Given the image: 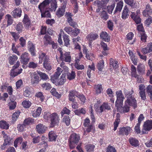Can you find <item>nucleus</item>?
<instances>
[{
    "label": "nucleus",
    "instance_id": "1",
    "mask_svg": "<svg viewBox=\"0 0 152 152\" xmlns=\"http://www.w3.org/2000/svg\"><path fill=\"white\" fill-rule=\"evenodd\" d=\"M58 50L60 53V59L61 61L68 63L72 61V57L69 52L65 51L61 48H59Z\"/></svg>",
    "mask_w": 152,
    "mask_h": 152
},
{
    "label": "nucleus",
    "instance_id": "2",
    "mask_svg": "<svg viewBox=\"0 0 152 152\" xmlns=\"http://www.w3.org/2000/svg\"><path fill=\"white\" fill-rule=\"evenodd\" d=\"M80 139L79 136L74 133L72 134L69 138V147L71 149H74L77 145Z\"/></svg>",
    "mask_w": 152,
    "mask_h": 152
},
{
    "label": "nucleus",
    "instance_id": "3",
    "mask_svg": "<svg viewBox=\"0 0 152 152\" xmlns=\"http://www.w3.org/2000/svg\"><path fill=\"white\" fill-rule=\"evenodd\" d=\"M152 129V120H148L144 122L141 131V134H147Z\"/></svg>",
    "mask_w": 152,
    "mask_h": 152
},
{
    "label": "nucleus",
    "instance_id": "4",
    "mask_svg": "<svg viewBox=\"0 0 152 152\" xmlns=\"http://www.w3.org/2000/svg\"><path fill=\"white\" fill-rule=\"evenodd\" d=\"M41 12L42 17L50 18L51 15L48 9L43 3H41L38 6Z\"/></svg>",
    "mask_w": 152,
    "mask_h": 152
},
{
    "label": "nucleus",
    "instance_id": "5",
    "mask_svg": "<svg viewBox=\"0 0 152 152\" xmlns=\"http://www.w3.org/2000/svg\"><path fill=\"white\" fill-rule=\"evenodd\" d=\"M128 102V100L125 101L124 105L123 107H122L123 104H121L116 106L117 111L121 113H125L129 112L130 110V107L127 104Z\"/></svg>",
    "mask_w": 152,
    "mask_h": 152
},
{
    "label": "nucleus",
    "instance_id": "6",
    "mask_svg": "<svg viewBox=\"0 0 152 152\" xmlns=\"http://www.w3.org/2000/svg\"><path fill=\"white\" fill-rule=\"evenodd\" d=\"M116 100L115 102V106L120 104H123V101L125 99L124 96L121 90L117 91L115 93Z\"/></svg>",
    "mask_w": 152,
    "mask_h": 152
},
{
    "label": "nucleus",
    "instance_id": "7",
    "mask_svg": "<svg viewBox=\"0 0 152 152\" xmlns=\"http://www.w3.org/2000/svg\"><path fill=\"white\" fill-rule=\"evenodd\" d=\"M20 63L19 61H18L12 67V68L11 71L10 75L12 77H14L18 75L21 73L22 71V69H20L19 70H18V71L17 69L19 66Z\"/></svg>",
    "mask_w": 152,
    "mask_h": 152
},
{
    "label": "nucleus",
    "instance_id": "8",
    "mask_svg": "<svg viewBox=\"0 0 152 152\" xmlns=\"http://www.w3.org/2000/svg\"><path fill=\"white\" fill-rule=\"evenodd\" d=\"M42 3H43L46 7L50 3L49 9L51 11H55L57 7L56 0H45Z\"/></svg>",
    "mask_w": 152,
    "mask_h": 152
},
{
    "label": "nucleus",
    "instance_id": "9",
    "mask_svg": "<svg viewBox=\"0 0 152 152\" xmlns=\"http://www.w3.org/2000/svg\"><path fill=\"white\" fill-rule=\"evenodd\" d=\"M59 117L58 114L56 113H52L50 119L51 127H53L58 125L59 123Z\"/></svg>",
    "mask_w": 152,
    "mask_h": 152
},
{
    "label": "nucleus",
    "instance_id": "10",
    "mask_svg": "<svg viewBox=\"0 0 152 152\" xmlns=\"http://www.w3.org/2000/svg\"><path fill=\"white\" fill-rule=\"evenodd\" d=\"M31 77V83L33 85H36L39 82V77L36 72L30 73Z\"/></svg>",
    "mask_w": 152,
    "mask_h": 152
},
{
    "label": "nucleus",
    "instance_id": "11",
    "mask_svg": "<svg viewBox=\"0 0 152 152\" xmlns=\"http://www.w3.org/2000/svg\"><path fill=\"white\" fill-rule=\"evenodd\" d=\"M131 130L132 129L129 127H123L120 129L118 134L120 135L125 134L127 135L131 132Z\"/></svg>",
    "mask_w": 152,
    "mask_h": 152
},
{
    "label": "nucleus",
    "instance_id": "12",
    "mask_svg": "<svg viewBox=\"0 0 152 152\" xmlns=\"http://www.w3.org/2000/svg\"><path fill=\"white\" fill-rule=\"evenodd\" d=\"M21 61L23 64H27L29 60L30 57L28 53L25 52L23 53L21 56Z\"/></svg>",
    "mask_w": 152,
    "mask_h": 152
},
{
    "label": "nucleus",
    "instance_id": "13",
    "mask_svg": "<svg viewBox=\"0 0 152 152\" xmlns=\"http://www.w3.org/2000/svg\"><path fill=\"white\" fill-rule=\"evenodd\" d=\"M128 101L127 104L129 106H131L133 107L134 109L136 108L137 106V101L134 97H131L127 99L125 101Z\"/></svg>",
    "mask_w": 152,
    "mask_h": 152
},
{
    "label": "nucleus",
    "instance_id": "14",
    "mask_svg": "<svg viewBox=\"0 0 152 152\" xmlns=\"http://www.w3.org/2000/svg\"><path fill=\"white\" fill-rule=\"evenodd\" d=\"M131 16L136 24H138L141 23V19L140 18V15H137V14L132 12Z\"/></svg>",
    "mask_w": 152,
    "mask_h": 152
},
{
    "label": "nucleus",
    "instance_id": "15",
    "mask_svg": "<svg viewBox=\"0 0 152 152\" xmlns=\"http://www.w3.org/2000/svg\"><path fill=\"white\" fill-rule=\"evenodd\" d=\"M46 127L42 124H39L36 126V129L37 132L39 134H42L46 130Z\"/></svg>",
    "mask_w": 152,
    "mask_h": 152
},
{
    "label": "nucleus",
    "instance_id": "16",
    "mask_svg": "<svg viewBox=\"0 0 152 152\" xmlns=\"http://www.w3.org/2000/svg\"><path fill=\"white\" fill-rule=\"evenodd\" d=\"M142 52L144 54H146L152 52V42L148 43L145 48H142Z\"/></svg>",
    "mask_w": 152,
    "mask_h": 152
},
{
    "label": "nucleus",
    "instance_id": "17",
    "mask_svg": "<svg viewBox=\"0 0 152 152\" xmlns=\"http://www.w3.org/2000/svg\"><path fill=\"white\" fill-rule=\"evenodd\" d=\"M152 13V10L148 4H147L145 7V10H144L143 12V15L145 17H147L151 15Z\"/></svg>",
    "mask_w": 152,
    "mask_h": 152
},
{
    "label": "nucleus",
    "instance_id": "18",
    "mask_svg": "<svg viewBox=\"0 0 152 152\" xmlns=\"http://www.w3.org/2000/svg\"><path fill=\"white\" fill-rule=\"evenodd\" d=\"M66 7L65 5H63V6L58 9L56 12V15L58 17H60L64 15Z\"/></svg>",
    "mask_w": 152,
    "mask_h": 152
},
{
    "label": "nucleus",
    "instance_id": "19",
    "mask_svg": "<svg viewBox=\"0 0 152 152\" xmlns=\"http://www.w3.org/2000/svg\"><path fill=\"white\" fill-rule=\"evenodd\" d=\"M23 23L26 29H28L31 24V21L28 15L25 14L23 20Z\"/></svg>",
    "mask_w": 152,
    "mask_h": 152
},
{
    "label": "nucleus",
    "instance_id": "20",
    "mask_svg": "<svg viewBox=\"0 0 152 152\" xmlns=\"http://www.w3.org/2000/svg\"><path fill=\"white\" fill-rule=\"evenodd\" d=\"M77 92L75 91H71L69 92V100L72 102L75 101V96L77 97Z\"/></svg>",
    "mask_w": 152,
    "mask_h": 152
},
{
    "label": "nucleus",
    "instance_id": "21",
    "mask_svg": "<svg viewBox=\"0 0 152 152\" xmlns=\"http://www.w3.org/2000/svg\"><path fill=\"white\" fill-rule=\"evenodd\" d=\"M22 10L21 8H16L14 9L11 13L12 15L14 17H20L21 16Z\"/></svg>",
    "mask_w": 152,
    "mask_h": 152
},
{
    "label": "nucleus",
    "instance_id": "22",
    "mask_svg": "<svg viewBox=\"0 0 152 152\" xmlns=\"http://www.w3.org/2000/svg\"><path fill=\"white\" fill-rule=\"evenodd\" d=\"M28 48L31 53V54L33 56H34L35 55V48L34 46L31 42L29 41L28 42Z\"/></svg>",
    "mask_w": 152,
    "mask_h": 152
},
{
    "label": "nucleus",
    "instance_id": "23",
    "mask_svg": "<svg viewBox=\"0 0 152 152\" xmlns=\"http://www.w3.org/2000/svg\"><path fill=\"white\" fill-rule=\"evenodd\" d=\"M129 10L126 6H125L122 13L121 17L123 19L125 20L129 16Z\"/></svg>",
    "mask_w": 152,
    "mask_h": 152
},
{
    "label": "nucleus",
    "instance_id": "24",
    "mask_svg": "<svg viewBox=\"0 0 152 152\" xmlns=\"http://www.w3.org/2000/svg\"><path fill=\"white\" fill-rule=\"evenodd\" d=\"M31 88L28 86L25 87V90L24 91V96L26 97L29 98L31 96Z\"/></svg>",
    "mask_w": 152,
    "mask_h": 152
},
{
    "label": "nucleus",
    "instance_id": "25",
    "mask_svg": "<svg viewBox=\"0 0 152 152\" xmlns=\"http://www.w3.org/2000/svg\"><path fill=\"white\" fill-rule=\"evenodd\" d=\"M101 38L104 41L106 42H108L110 41V38L107 33L106 32H102L100 35Z\"/></svg>",
    "mask_w": 152,
    "mask_h": 152
},
{
    "label": "nucleus",
    "instance_id": "26",
    "mask_svg": "<svg viewBox=\"0 0 152 152\" xmlns=\"http://www.w3.org/2000/svg\"><path fill=\"white\" fill-rule=\"evenodd\" d=\"M137 70L138 73L140 75L145 74V65L142 64H140L137 66Z\"/></svg>",
    "mask_w": 152,
    "mask_h": 152
},
{
    "label": "nucleus",
    "instance_id": "27",
    "mask_svg": "<svg viewBox=\"0 0 152 152\" xmlns=\"http://www.w3.org/2000/svg\"><path fill=\"white\" fill-rule=\"evenodd\" d=\"M129 141L132 146L136 147L139 145V142L136 138L131 137L129 139Z\"/></svg>",
    "mask_w": 152,
    "mask_h": 152
},
{
    "label": "nucleus",
    "instance_id": "28",
    "mask_svg": "<svg viewBox=\"0 0 152 152\" xmlns=\"http://www.w3.org/2000/svg\"><path fill=\"white\" fill-rule=\"evenodd\" d=\"M48 136L49 140L51 141H56L57 137V135L56 133L52 131L49 132L48 134Z\"/></svg>",
    "mask_w": 152,
    "mask_h": 152
},
{
    "label": "nucleus",
    "instance_id": "29",
    "mask_svg": "<svg viewBox=\"0 0 152 152\" xmlns=\"http://www.w3.org/2000/svg\"><path fill=\"white\" fill-rule=\"evenodd\" d=\"M123 4L124 3L122 1H120L118 2L117 4L115 9L114 12V14L116 13L118 11L121 12L123 6Z\"/></svg>",
    "mask_w": 152,
    "mask_h": 152
},
{
    "label": "nucleus",
    "instance_id": "30",
    "mask_svg": "<svg viewBox=\"0 0 152 152\" xmlns=\"http://www.w3.org/2000/svg\"><path fill=\"white\" fill-rule=\"evenodd\" d=\"M123 92L127 99L133 97L132 95L134 93V91L132 90L129 91L126 88H124Z\"/></svg>",
    "mask_w": 152,
    "mask_h": 152
},
{
    "label": "nucleus",
    "instance_id": "31",
    "mask_svg": "<svg viewBox=\"0 0 152 152\" xmlns=\"http://www.w3.org/2000/svg\"><path fill=\"white\" fill-rule=\"evenodd\" d=\"M44 45L46 46L48 44L51 43L52 41L50 36L48 35H45L43 38Z\"/></svg>",
    "mask_w": 152,
    "mask_h": 152
},
{
    "label": "nucleus",
    "instance_id": "32",
    "mask_svg": "<svg viewBox=\"0 0 152 152\" xmlns=\"http://www.w3.org/2000/svg\"><path fill=\"white\" fill-rule=\"evenodd\" d=\"M98 37L97 34L91 33L87 36V39L91 42L96 39Z\"/></svg>",
    "mask_w": 152,
    "mask_h": 152
},
{
    "label": "nucleus",
    "instance_id": "33",
    "mask_svg": "<svg viewBox=\"0 0 152 152\" xmlns=\"http://www.w3.org/2000/svg\"><path fill=\"white\" fill-rule=\"evenodd\" d=\"M99 15L101 18L105 21L107 20L109 18L107 12L104 10L101 11Z\"/></svg>",
    "mask_w": 152,
    "mask_h": 152
},
{
    "label": "nucleus",
    "instance_id": "34",
    "mask_svg": "<svg viewBox=\"0 0 152 152\" xmlns=\"http://www.w3.org/2000/svg\"><path fill=\"white\" fill-rule=\"evenodd\" d=\"M42 109L40 107H38L36 110H34L32 113V115L34 118L39 117L41 113Z\"/></svg>",
    "mask_w": 152,
    "mask_h": 152
},
{
    "label": "nucleus",
    "instance_id": "35",
    "mask_svg": "<svg viewBox=\"0 0 152 152\" xmlns=\"http://www.w3.org/2000/svg\"><path fill=\"white\" fill-rule=\"evenodd\" d=\"M110 109V106L109 105L108 103H103L99 108V110L101 113L103 112L104 109L109 110Z\"/></svg>",
    "mask_w": 152,
    "mask_h": 152
},
{
    "label": "nucleus",
    "instance_id": "36",
    "mask_svg": "<svg viewBox=\"0 0 152 152\" xmlns=\"http://www.w3.org/2000/svg\"><path fill=\"white\" fill-rule=\"evenodd\" d=\"M95 69V66L94 64L92 63L91 65H89L88 66V68L87 71V75L90 78L91 77V70H92L93 71H94Z\"/></svg>",
    "mask_w": 152,
    "mask_h": 152
},
{
    "label": "nucleus",
    "instance_id": "37",
    "mask_svg": "<svg viewBox=\"0 0 152 152\" xmlns=\"http://www.w3.org/2000/svg\"><path fill=\"white\" fill-rule=\"evenodd\" d=\"M18 58V57L15 55H13L12 56H10L8 58L9 63L11 65L13 64Z\"/></svg>",
    "mask_w": 152,
    "mask_h": 152
},
{
    "label": "nucleus",
    "instance_id": "38",
    "mask_svg": "<svg viewBox=\"0 0 152 152\" xmlns=\"http://www.w3.org/2000/svg\"><path fill=\"white\" fill-rule=\"evenodd\" d=\"M76 77V74L75 72L72 71L71 72H68L67 74V78L69 80H71L74 79Z\"/></svg>",
    "mask_w": 152,
    "mask_h": 152
},
{
    "label": "nucleus",
    "instance_id": "39",
    "mask_svg": "<svg viewBox=\"0 0 152 152\" xmlns=\"http://www.w3.org/2000/svg\"><path fill=\"white\" fill-rule=\"evenodd\" d=\"M66 81V78L65 75L62 74L58 83V85L59 86L63 85L65 82Z\"/></svg>",
    "mask_w": 152,
    "mask_h": 152
},
{
    "label": "nucleus",
    "instance_id": "40",
    "mask_svg": "<svg viewBox=\"0 0 152 152\" xmlns=\"http://www.w3.org/2000/svg\"><path fill=\"white\" fill-rule=\"evenodd\" d=\"M110 64L111 66H112L114 68L116 69L118 66V64H117L118 62L112 58L110 59Z\"/></svg>",
    "mask_w": 152,
    "mask_h": 152
},
{
    "label": "nucleus",
    "instance_id": "41",
    "mask_svg": "<svg viewBox=\"0 0 152 152\" xmlns=\"http://www.w3.org/2000/svg\"><path fill=\"white\" fill-rule=\"evenodd\" d=\"M37 72L42 79L44 80H46L48 79V75L45 73H43L40 71H37Z\"/></svg>",
    "mask_w": 152,
    "mask_h": 152
},
{
    "label": "nucleus",
    "instance_id": "42",
    "mask_svg": "<svg viewBox=\"0 0 152 152\" xmlns=\"http://www.w3.org/2000/svg\"><path fill=\"white\" fill-rule=\"evenodd\" d=\"M94 148L95 146L94 145L88 144L86 146L85 149L87 152H93Z\"/></svg>",
    "mask_w": 152,
    "mask_h": 152
},
{
    "label": "nucleus",
    "instance_id": "43",
    "mask_svg": "<svg viewBox=\"0 0 152 152\" xmlns=\"http://www.w3.org/2000/svg\"><path fill=\"white\" fill-rule=\"evenodd\" d=\"M94 88L97 94H100L103 91L102 86L101 85L98 84L94 86Z\"/></svg>",
    "mask_w": 152,
    "mask_h": 152
},
{
    "label": "nucleus",
    "instance_id": "44",
    "mask_svg": "<svg viewBox=\"0 0 152 152\" xmlns=\"http://www.w3.org/2000/svg\"><path fill=\"white\" fill-rule=\"evenodd\" d=\"M5 18L7 21V26L12 24L13 20L11 15L9 14H7L6 15Z\"/></svg>",
    "mask_w": 152,
    "mask_h": 152
},
{
    "label": "nucleus",
    "instance_id": "45",
    "mask_svg": "<svg viewBox=\"0 0 152 152\" xmlns=\"http://www.w3.org/2000/svg\"><path fill=\"white\" fill-rule=\"evenodd\" d=\"M0 126L2 129H7L9 126L6 121H0Z\"/></svg>",
    "mask_w": 152,
    "mask_h": 152
},
{
    "label": "nucleus",
    "instance_id": "46",
    "mask_svg": "<svg viewBox=\"0 0 152 152\" xmlns=\"http://www.w3.org/2000/svg\"><path fill=\"white\" fill-rule=\"evenodd\" d=\"M23 28V27L21 23H18L17 24L15 27L16 29L19 33H20L22 32Z\"/></svg>",
    "mask_w": 152,
    "mask_h": 152
},
{
    "label": "nucleus",
    "instance_id": "47",
    "mask_svg": "<svg viewBox=\"0 0 152 152\" xmlns=\"http://www.w3.org/2000/svg\"><path fill=\"white\" fill-rule=\"evenodd\" d=\"M23 107L25 108H28L31 105V102L28 100H25L22 103Z\"/></svg>",
    "mask_w": 152,
    "mask_h": 152
},
{
    "label": "nucleus",
    "instance_id": "48",
    "mask_svg": "<svg viewBox=\"0 0 152 152\" xmlns=\"http://www.w3.org/2000/svg\"><path fill=\"white\" fill-rule=\"evenodd\" d=\"M68 36L66 34H64L63 36V39L64 42V45L65 46H67L69 45V40L68 38Z\"/></svg>",
    "mask_w": 152,
    "mask_h": 152
},
{
    "label": "nucleus",
    "instance_id": "49",
    "mask_svg": "<svg viewBox=\"0 0 152 152\" xmlns=\"http://www.w3.org/2000/svg\"><path fill=\"white\" fill-rule=\"evenodd\" d=\"M146 92L150 96V99H152V86H148L146 88Z\"/></svg>",
    "mask_w": 152,
    "mask_h": 152
},
{
    "label": "nucleus",
    "instance_id": "50",
    "mask_svg": "<svg viewBox=\"0 0 152 152\" xmlns=\"http://www.w3.org/2000/svg\"><path fill=\"white\" fill-rule=\"evenodd\" d=\"M34 123V119L31 118H28L26 119L24 121L23 123L25 125H29Z\"/></svg>",
    "mask_w": 152,
    "mask_h": 152
},
{
    "label": "nucleus",
    "instance_id": "51",
    "mask_svg": "<svg viewBox=\"0 0 152 152\" xmlns=\"http://www.w3.org/2000/svg\"><path fill=\"white\" fill-rule=\"evenodd\" d=\"M52 114L49 112H45L44 113L43 118L45 121H48L51 119Z\"/></svg>",
    "mask_w": 152,
    "mask_h": 152
},
{
    "label": "nucleus",
    "instance_id": "52",
    "mask_svg": "<svg viewBox=\"0 0 152 152\" xmlns=\"http://www.w3.org/2000/svg\"><path fill=\"white\" fill-rule=\"evenodd\" d=\"M20 113V112L18 111L15 112L13 113L12 115V122H14L16 121L19 117Z\"/></svg>",
    "mask_w": 152,
    "mask_h": 152
},
{
    "label": "nucleus",
    "instance_id": "53",
    "mask_svg": "<svg viewBox=\"0 0 152 152\" xmlns=\"http://www.w3.org/2000/svg\"><path fill=\"white\" fill-rule=\"evenodd\" d=\"M23 138L21 137H18L16 139L14 142V146L15 147L17 146L18 144H20L22 141Z\"/></svg>",
    "mask_w": 152,
    "mask_h": 152
},
{
    "label": "nucleus",
    "instance_id": "54",
    "mask_svg": "<svg viewBox=\"0 0 152 152\" xmlns=\"http://www.w3.org/2000/svg\"><path fill=\"white\" fill-rule=\"evenodd\" d=\"M131 70L132 76L135 77H137L138 76L137 74L136 68L133 65L131 66Z\"/></svg>",
    "mask_w": 152,
    "mask_h": 152
},
{
    "label": "nucleus",
    "instance_id": "55",
    "mask_svg": "<svg viewBox=\"0 0 152 152\" xmlns=\"http://www.w3.org/2000/svg\"><path fill=\"white\" fill-rule=\"evenodd\" d=\"M119 113H118L117 115V118L116 121L114 123V128L113 130L114 131L116 130L118 126L120 120L118 118V117H119Z\"/></svg>",
    "mask_w": 152,
    "mask_h": 152
},
{
    "label": "nucleus",
    "instance_id": "56",
    "mask_svg": "<svg viewBox=\"0 0 152 152\" xmlns=\"http://www.w3.org/2000/svg\"><path fill=\"white\" fill-rule=\"evenodd\" d=\"M42 87L45 90H48L50 89L51 86L50 84L48 83H45L42 84L41 85Z\"/></svg>",
    "mask_w": 152,
    "mask_h": 152
},
{
    "label": "nucleus",
    "instance_id": "57",
    "mask_svg": "<svg viewBox=\"0 0 152 152\" xmlns=\"http://www.w3.org/2000/svg\"><path fill=\"white\" fill-rule=\"evenodd\" d=\"M16 102L15 101H11L9 103V108L10 110H12L14 109L16 105Z\"/></svg>",
    "mask_w": 152,
    "mask_h": 152
},
{
    "label": "nucleus",
    "instance_id": "58",
    "mask_svg": "<svg viewBox=\"0 0 152 152\" xmlns=\"http://www.w3.org/2000/svg\"><path fill=\"white\" fill-rule=\"evenodd\" d=\"M50 92L53 96L57 97L60 98L61 97V95L56 91L55 88H52L50 91Z\"/></svg>",
    "mask_w": 152,
    "mask_h": 152
},
{
    "label": "nucleus",
    "instance_id": "59",
    "mask_svg": "<svg viewBox=\"0 0 152 152\" xmlns=\"http://www.w3.org/2000/svg\"><path fill=\"white\" fill-rule=\"evenodd\" d=\"M10 34L15 41L18 40L20 36L19 34L15 32H11Z\"/></svg>",
    "mask_w": 152,
    "mask_h": 152
},
{
    "label": "nucleus",
    "instance_id": "60",
    "mask_svg": "<svg viewBox=\"0 0 152 152\" xmlns=\"http://www.w3.org/2000/svg\"><path fill=\"white\" fill-rule=\"evenodd\" d=\"M35 96L39 98L41 102H43L45 99V97L43 95L42 92H41L37 93Z\"/></svg>",
    "mask_w": 152,
    "mask_h": 152
},
{
    "label": "nucleus",
    "instance_id": "61",
    "mask_svg": "<svg viewBox=\"0 0 152 152\" xmlns=\"http://www.w3.org/2000/svg\"><path fill=\"white\" fill-rule=\"evenodd\" d=\"M59 75H56L55 73L51 77L50 80L53 83H56V80L58 79Z\"/></svg>",
    "mask_w": 152,
    "mask_h": 152
},
{
    "label": "nucleus",
    "instance_id": "62",
    "mask_svg": "<svg viewBox=\"0 0 152 152\" xmlns=\"http://www.w3.org/2000/svg\"><path fill=\"white\" fill-rule=\"evenodd\" d=\"M63 121L64 122L67 126H69L70 124V119L68 116H65L63 119Z\"/></svg>",
    "mask_w": 152,
    "mask_h": 152
},
{
    "label": "nucleus",
    "instance_id": "63",
    "mask_svg": "<svg viewBox=\"0 0 152 152\" xmlns=\"http://www.w3.org/2000/svg\"><path fill=\"white\" fill-rule=\"evenodd\" d=\"M70 111L69 110L65 107L61 112V115L63 116L64 114L69 115L70 113Z\"/></svg>",
    "mask_w": 152,
    "mask_h": 152
},
{
    "label": "nucleus",
    "instance_id": "64",
    "mask_svg": "<svg viewBox=\"0 0 152 152\" xmlns=\"http://www.w3.org/2000/svg\"><path fill=\"white\" fill-rule=\"evenodd\" d=\"M106 152H116V151L114 147L109 145L107 148Z\"/></svg>",
    "mask_w": 152,
    "mask_h": 152
}]
</instances>
